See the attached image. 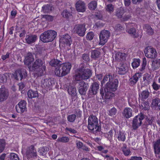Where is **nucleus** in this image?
Wrapping results in <instances>:
<instances>
[{"label":"nucleus","mask_w":160,"mask_h":160,"mask_svg":"<svg viewBox=\"0 0 160 160\" xmlns=\"http://www.w3.org/2000/svg\"><path fill=\"white\" fill-rule=\"evenodd\" d=\"M17 112L19 113H22L27 110L26 102L24 100L20 101L16 106Z\"/></svg>","instance_id":"obj_17"},{"label":"nucleus","mask_w":160,"mask_h":160,"mask_svg":"<svg viewBox=\"0 0 160 160\" xmlns=\"http://www.w3.org/2000/svg\"><path fill=\"white\" fill-rule=\"evenodd\" d=\"M110 35V33L109 31L105 30L102 31L99 35L100 42L99 44L104 45L107 42Z\"/></svg>","instance_id":"obj_10"},{"label":"nucleus","mask_w":160,"mask_h":160,"mask_svg":"<svg viewBox=\"0 0 160 160\" xmlns=\"http://www.w3.org/2000/svg\"><path fill=\"white\" fill-rule=\"evenodd\" d=\"M9 92L3 85L0 88V102H2L5 101L8 98Z\"/></svg>","instance_id":"obj_15"},{"label":"nucleus","mask_w":160,"mask_h":160,"mask_svg":"<svg viewBox=\"0 0 160 160\" xmlns=\"http://www.w3.org/2000/svg\"><path fill=\"white\" fill-rule=\"evenodd\" d=\"M28 96L29 98H32L38 97V94L37 91L29 90L28 92Z\"/></svg>","instance_id":"obj_32"},{"label":"nucleus","mask_w":160,"mask_h":160,"mask_svg":"<svg viewBox=\"0 0 160 160\" xmlns=\"http://www.w3.org/2000/svg\"><path fill=\"white\" fill-rule=\"evenodd\" d=\"M153 89L156 91L158 90L160 88V86L157 84L155 82H154L152 85Z\"/></svg>","instance_id":"obj_60"},{"label":"nucleus","mask_w":160,"mask_h":160,"mask_svg":"<svg viewBox=\"0 0 160 160\" xmlns=\"http://www.w3.org/2000/svg\"><path fill=\"white\" fill-rule=\"evenodd\" d=\"M6 144L5 141H0V153L4 150Z\"/></svg>","instance_id":"obj_52"},{"label":"nucleus","mask_w":160,"mask_h":160,"mask_svg":"<svg viewBox=\"0 0 160 160\" xmlns=\"http://www.w3.org/2000/svg\"><path fill=\"white\" fill-rule=\"evenodd\" d=\"M147 64V60L146 58H143L142 60V67L140 69V70L141 71H142L144 70L146 67V66Z\"/></svg>","instance_id":"obj_51"},{"label":"nucleus","mask_w":160,"mask_h":160,"mask_svg":"<svg viewBox=\"0 0 160 160\" xmlns=\"http://www.w3.org/2000/svg\"><path fill=\"white\" fill-rule=\"evenodd\" d=\"M57 33L54 31L48 30L42 33L40 36V40L44 42L53 41L57 36Z\"/></svg>","instance_id":"obj_5"},{"label":"nucleus","mask_w":160,"mask_h":160,"mask_svg":"<svg viewBox=\"0 0 160 160\" xmlns=\"http://www.w3.org/2000/svg\"><path fill=\"white\" fill-rule=\"evenodd\" d=\"M94 34L92 32H89L87 35L86 38L88 40H91L94 37Z\"/></svg>","instance_id":"obj_58"},{"label":"nucleus","mask_w":160,"mask_h":160,"mask_svg":"<svg viewBox=\"0 0 160 160\" xmlns=\"http://www.w3.org/2000/svg\"><path fill=\"white\" fill-rule=\"evenodd\" d=\"M132 23H126V31L127 32L130 34L134 38H138L139 35L136 32V29L133 27L131 28Z\"/></svg>","instance_id":"obj_16"},{"label":"nucleus","mask_w":160,"mask_h":160,"mask_svg":"<svg viewBox=\"0 0 160 160\" xmlns=\"http://www.w3.org/2000/svg\"><path fill=\"white\" fill-rule=\"evenodd\" d=\"M42 18H45L48 22H52L54 19V17L50 15H43L42 16Z\"/></svg>","instance_id":"obj_45"},{"label":"nucleus","mask_w":160,"mask_h":160,"mask_svg":"<svg viewBox=\"0 0 160 160\" xmlns=\"http://www.w3.org/2000/svg\"><path fill=\"white\" fill-rule=\"evenodd\" d=\"M112 131L111 130L108 133L104 134V136L108 140H111L112 137Z\"/></svg>","instance_id":"obj_54"},{"label":"nucleus","mask_w":160,"mask_h":160,"mask_svg":"<svg viewBox=\"0 0 160 160\" xmlns=\"http://www.w3.org/2000/svg\"><path fill=\"white\" fill-rule=\"evenodd\" d=\"M42 10L44 13H49L52 10V7L49 4H47L43 6Z\"/></svg>","instance_id":"obj_37"},{"label":"nucleus","mask_w":160,"mask_h":160,"mask_svg":"<svg viewBox=\"0 0 160 160\" xmlns=\"http://www.w3.org/2000/svg\"><path fill=\"white\" fill-rule=\"evenodd\" d=\"M76 8L78 12H84L86 10V6L85 3L81 1H79L76 3Z\"/></svg>","instance_id":"obj_20"},{"label":"nucleus","mask_w":160,"mask_h":160,"mask_svg":"<svg viewBox=\"0 0 160 160\" xmlns=\"http://www.w3.org/2000/svg\"><path fill=\"white\" fill-rule=\"evenodd\" d=\"M124 12L123 8H120L117 9L115 12V15L118 18L122 17V15Z\"/></svg>","instance_id":"obj_35"},{"label":"nucleus","mask_w":160,"mask_h":160,"mask_svg":"<svg viewBox=\"0 0 160 160\" xmlns=\"http://www.w3.org/2000/svg\"><path fill=\"white\" fill-rule=\"evenodd\" d=\"M34 60V54L31 52H28L24 57V64L28 66L29 69L31 68V64Z\"/></svg>","instance_id":"obj_14"},{"label":"nucleus","mask_w":160,"mask_h":160,"mask_svg":"<svg viewBox=\"0 0 160 160\" xmlns=\"http://www.w3.org/2000/svg\"><path fill=\"white\" fill-rule=\"evenodd\" d=\"M77 88L79 94L82 96L85 95L86 92L89 87L88 83L83 81H81L77 82Z\"/></svg>","instance_id":"obj_8"},{"label":"nucleus","mask_w":160,"mask_h":160,"mask_svg":"<svg viewBox=\"0 0 160 160\" xmlns=\"http://www.w3.org/2000/svg\"><path fill=\"white\" fill-rule=\"evenodd\" d=\"M140 60L139 59L134 58L132 63V66L133 68H137L140 65Z\"/></svg>","instance_id":"obj_39"},{"label":"nucleus","mask_w":160,"mask_h":160,"mask_svg":"<svg viewBox=\"0 0 160 160\" xmlns=\"http://www.w3.org/2000/svg\"><path fill=\"white\" fill-rule=\"evenodd\" d=\"M152 77L151 74L148 73H146L143 75V82L145 86L149 85L152 80Z\"/></svg>","instance_id":"obj_23"},{"label":"nucleus","mask_w":160,"mask_h":160,"mask_svg":"<svg viewBox=\"0 0 160 160\" xmlns=\"http://www.w3.org/2000/svg\"><path fill=\"white\" fill-rule=\"evenodd\" d=\"M114 30L117 32H122L124 31V28L122 25L118 24L115 26Z\"/></svg>","instance_id":"obj_42"},{"label":"nucleus","mask_w":160,"mask_h":160,"mask_svg":"<svg viewBox=\"0 0 160 160\" xmlns=\"http://www.w3.org/2000/svg\"><path fill=\"white\" fill-rule=\"evenodd\" d=\"M126 57L125 53L119 52L116 53L115 56V58L117 61H122Z\"/></svg>","instance_id":"obj_27"},{"label":"nucleus","mask_w":160,"mask_h":160,"mask_svg":"<svg viewBox=\"0 0 160 160\" xmlns=\"http://www.w3.org/2000/svg\"><path fill=\"white\" fill-rule=\"evenodd\" d=\"M82 58L83 60L86 62L89 61L90 60L89 55L88 54L84 53L83 54Z\"/></svg>","instance_id":"obj_59"},{"label":"nucleus","mask_w":160,"mask_h":160,"mask_svg":"<svg viewBox=\"0 0 160 160\" xmlns=\"http://www.w3.org/2000/svg\"><path fill=\"white\" fill-rule=\"evenodd\" d=\"M39 55L38 53H37L35 60L32 64L31 67L34 70H37L40 68H43V69H46L45 62L44 60L39 58Z\"/></svg>","instance_id":"obj_7"},{"label":"nucleus","mask_w":160,"mask_h":160,"mask_svg":"<svg viewBox=\"0 0 160 160\" xmlns=\"http://www.w3.org/2000/svg\"><path fill=\"white\" fill-rule=\"evenodd\" d=\"M71 67L72 65L70 63H62L60 66L56 68L55 74L59 77L65 76L69 73Z\"/></svg>","instance_id":"obj_3"},{"label":"nucleus","mask_w":160,"mask_h":160,"mask_svg":"<svg viewBox=\"0 0 160 160\" xmlns=\"http://www.w3.org/2000/svg\"><path fill=\"white\" fill-rule=\"evenodd\" d=\"M37 38V36L30 34L26 36L25 40L27 43L30 44L34 42Z\"/></svg>","instance_id":"obj_24"},{"label":"nucleus","mask_w":160,"mask_h":160,"mask_svg":"<svg viewBox=\"0 0 160 160\" xmlns=\"http://www.w3.org/2000/svg\"><path fill=\"white\" fill-rule=\"evenodd\" d=\"M128 68L126 64L120 63V66L118 68V73L119 75H124L128 72Z\"/></svg>","instance_id":"obj_22"},{"label":"nucleus","mask_w":160,"mask_h":160,"mask_svg":"<svg viewBox=\"0 0 160 160\" xmlns=\"http://www.w3.org/2000/svg\"><path fill=\"white\" fill-rule=\"evenodd\" d=\"M39 70L37 71L36 74L37 75L38 77H40L43 75V71H45L46 69H43V68H39Z\"/></svg>","instance_id":"obj_50"},{"label":"nucleus","mask_w":160,"mask_h":160,"mask_svg":"<svg viewBox=\"0 0 160 160\" xmlns=\"http://www.w3.org/2000/svg\"><path fill=\"white\" fill-rule=\"evenodd\" d=\"M122 151L125 156H128L131 152L130 151L129 149H128L127 146L126 145H124L122 147Z\"/></svg>","instance_id":"obj_40"},{"label":"nucleus","mask_w":160,"mask_h":160,"mask_svg":"<svg viewBox=\"0 0 160 160\" xmlns=\"http://www.w3.org/2000/svg\"><path fill=\"white\" fill-rule=\"evenodd\" d=\"M100 52L98 49L92 50L91 51V57L92 58L96 59L99 58Z\"/></svg>","instance_id":"obj_33"},{"label":"nucleus","mask_w":160,"mask_h":160,"mask_svg":"<svg viewBox=\"0 0 160 160\" xmlns=\"http://www.w3.org/2000/svg\"><path fill=\"white\" fill-rule=\"evenodd\" d=\"M86 29L85 24H78L74 26L73 30L74 33L80 37H83L85 34Z\"/></svg>","instance_id":"obj_9"},{"label":"nucleus","mask_w":160,"mask_h":160,"mask_svg":"<svg viewBox=\"0 0 160 160\" xmlns=\"http://www.w3.org/2000/svg\"><path fill=\"white\" fill-rule=\"evenodd\" d=\"M97 148L98 150L99 151H101V155L104 157H105L106 158H108L109 157V156L107 155H106L105 156L103 155V154H106L107 152H108V150L107 149L106 150H103L104 148L102 146H98L97 147Z\"/></svg>","instance_id":"obj_41"},{"label":"nucleus","mask_w":160,"mask_h":160,"mask_svg":"<svg viewBox=\"0 0 160 160\" xmlns=\"http://www.w3.org/2000/svg\"><path fill=\"white\" fill-rule=\"evenodd\" d=\"M14 78L17 80H22L27 76V71L24 69H18L13 74Z\"/></svg>","instance_id":"obj_12"},{"label":"nucleus","mask_w":160,"mask_h":160,"mask_svg":"<svg viewBox=\"0 0 160 160\" xmlns=\"http://www.w3.org/2000/svg\"><path fill=\"white\" fill-rule=\"evenodd\" d=\"M97 3L95 1L91 2L88 4V8L92 10H95L97 7Z\"/></svg>","instance_id":"obj_46"},{"label":"nucleus","mask_w":160,"mask_h":160,"mask_svg":"<svg viewBox=\"0 0 160 160\" xmlns=\"http://www.w3.org/2000/svg\"><path fill=\"white\" fill-rule=\"evenodd\" d=\"M145 56L148 58H154L157 56V53L156 50L151 47H147L144 51Z\"/></svg>","instance_id":"obj_13"},{"label":"nucleus","mask_w":160,"mask_h":160,"mask_svg":"<svg viewBox=\"0 0 160 160\" xmlns=\"http://www.w3.org/2000/svg\"><path fill=\"white\" fill-rule=\"evenodd\" d=\"M99 84L96 82L92 83L90 86L88 91V95L90 97L96 95L99 90Z\"/></svg>","instance_id":"obj_11"},{"label":"nucleus","mask_w":160,"mask_h":160,"mask_svg":"<svg viewBox=\"0 0 160 160\" xmlns=\"http://www.w3.org/2000/svg\"><path fill=\"white\" fill-rule=\"evenodd\" d=\"M118 140H125V137L124 134L120 132L118 136Z\"/></svg>","instance_id":"obj_62"},{"label":"nucleus","mask_w":160,"mask_h":160,"mask_svg":"<svg viewBox=\"0 0 160 160\" xmlns=\"http://www.w3.org/2000/svg\"><path fill=\"white\" fill-rule=\"evenodd\" d=\"M88 128L93 133L99 132L101 131V127L98 123V118L93 115H90L88 118Z\"/></svg>","instance_id":"obj_4"},{"label":"nucleus","mask_w":160,"mask_h":160,"mask_svg":"<svg viewBox=\"0 0 160 160\" xmlns=\"http://www.w3.org/2000/svg\"><path fill=\"white\" fill-rule=\"evenodd\" d=\"M141 76V75L139 73H136L132 78H130L129 80L130 84L132 86L135 85Z\"/></svg>","instance_id":"obj_26"},{"label":"nucleus","mask_w":160,"mask_h":160,"mask_svg":"<svg viewBox=\"0 0 160 160\" xmlns=\"http://www.w3.org/2000/svg\"><path fill=\"white\" fill-rule=\"evenodd\" d=\"M26 153L28 157L30 156L32 157L37 158V156L36 150L35 149L34 146L32 145L27 148Z\"/></svg>","instance_id":"obj_19"},{"label":"nucleus","mask_w":160,"mask_h":160,"mask_svg":"<svg viewBox=\"0 0 160 160\" xmlns=\"http://www.w3.org/2000/svg\"><path fill=\"white\" fill-rule=\"evenodd\" d=\"M113 91H109L108 90L104 89L105 97L107 98L112 99L114 96V93L112 92Z\"/></svg>","instance_id":"obj_38"},{"label":"nucleus","mask_w":160,"mask_h":160,"mask_svg":"<svg viewBox=\"0 0 160 160\" xmlns=\"http://www.w3.org/2000/svg\"><path fill=\"white\" fill-rule=\"evenodd\" d=\"M145 118L144 115L142 113L139 114L133 119L132 123V129L136 130L140 126L142 123V120Z\"/></svg>","instance_id":"obj_6"},{"label":"nucleus","mask_w":160,"mask_h":160,"mask_svg":"<svg viewBox=\"0 0 160 160\" xmlns=\"http://www.w3.org/2000/svg\"><path fill=\"white\" fill-rule=\"evenodd\" d=\"M159 103H160V99L158 98H156L152 100V104L153 106H158L159 107Z\"/></svg>","instance_id":"obj_47"},{"label":"nucleus","mask_w":160,"mask_h":160,"mask_svg":"<svg viewBox=\"0 0 160 160\" xmlns=\"http://www.w3.org/2000/svg\"><path fill=\"white\" fill-rule=\"evenodd\" d=\"M142 106L143 107V109L145 110H148L149 108V103L148 102H144L143 104L142 105Z\"/></svg>","instance_id":"obj_57"},{"label":"nucleus","mask_w":160,"mask_h":160,"mask_svg":"<svg viewBox=\"0 0 160 160\" xmlns=\"http://www.w3.org/2000/svg\"><path fill=\"white\" fill-rule=\"evenodd\" d=\"M117 109L116 108L113 107L109 110V115L112 116L115 115L117 112Z\"/></svg>","instance_id":"obj_56"},{"label":"nucleus","mask_w":160,"mask_h":160,"mask_svg":"<svg viewBox=\"0 0 160 160\" xmlns=\"http://www.w3.org/2000/svg\"><path fill=\"white\" fill-rule=\"evenodd\" d=\"M150 93L148 91V89H146L145 90L142 91L140 95H139V96L141 98L142 100L146 99L149 96Z\"/></svg>","instance_id":"obj_34"},{"label":"nucleus","mask_w":160,"mask_h":160,"mask_svg":"<svg viewBox=\"0 0 160 160\" xmlns=\"http://www.w3.org/2000/svg\"><path fill=\"white\" fill-rule=\"evenodd\" d=\"M123 116L127 118H128L132 116V111L129 108H126L122 112Z\"/></svg>","instance_id":"obj_25"},{"label":"nucleus","mask_w":160,"mask_h":160,"mask_svg":"<svg viewBox=\"0 0 160 160\" xmlns=\"http://www.w3.org/2000/svg\"><path fill=\"white\" fill-rule=\"evenodd\" d=\"M153 148L155 154H159L160 153V141H156L153 145Z\"/></svg>","instance_id":"obj_30"},{"label":"nucleus","mask_w":160,"mask_h":160,"mask_svg":"<svg viewBox=\"0 0 160 160\" xmlns=\"http://www.w3.org/2000/svg\"><path fill=\"white\" fill-rule=\"evenodd\" d=\"M152 66L154 70H157L160 67V59H157L152 61Z\"/></svg>","instance_id":"obj_31"},{"label":"nucleus","mask_w":160,"mask_h":160,"mask_svg":"<svg viewBox=\"0 0 160 160\" xmlns=\"http://www.w3.org/2000/svg\"><path fill=\"white\" fill-rule=\"evenodd\" d=\"M113 6L112 4H108L106 7V11L110 13L112 12L113 11Z\"/></svg>","instance_id":"obj_53"},{"label":"nucleus","mask_w":160,"mask_h":160,"mask_svg":"<svg viewBox=\"0 0 160 160\" xmlns=\"http://www.w3.org/2000/svg\"><path fill=\"white\" fill-rule=\"evenodd\" d=\"M76 91V89L72 86H69L68 90V93L70 95L77 93Z\"/></svg>","instance_id":"obj_48"},{"label":"nucleus","mask_w":160,"mask_h":160,"mask_svg":"<svg viewBox=\"0 0 160 160\" xmlns=\"http://www.w3.org/2000/svg\"><path fill=\"white\" fill-rule=\"evenodd\" d=\"M153 120L154 118L153 117H150L149 118L147 117L146 118V120L149 125H151L152 124Z\"/></svg>","instance_id":"obj_64"},{"label":"nucleus","mask_w":160,"mask_h":160,"mask_svg":"<svg viewBox=\"0 0 160 160\" xmlns=\"http://www.w3.org/2000/svg\"><path fill=\"white\" fill-rule=\"evenodd\" d=\"M42 83L45 88H48L54 85L55 81L53 78H46L42 81Z\"/></svg>","instance_id":"obj_21"},{"label":"nucleus","mask_w":160,"mask_h":160,"mask_svg":"<svg viewBox=\"0 0 160 160\" xmlns=\"http://www.w3.org/2000/svg\"><path fill=\"white\" fill-rule=\"evenodd\" d=\"M62 64V62L57 59H53L49 62L50 65L52 67H58Z\"/></svg>","instance_id":"obj_29"},{"label":"nucleus","mask_w":160,"mask_h":160,"mask_svg":"<svg viewBox=\"0 0 160 160\" xmlns=\"http://www.w3.org/2000/svg\"><path fill=\"white\" fill-rule=\"evenodd\" d=\"M76 116L74 114L69 115L67 117L68 120L70 122H73L75 120Z\"/></svg>","instance_id":"obj_49"},{"label":"nucleus","mask_w":160,"mask_h":160,"mask_svg":"<svg viewBox=\"0 0 160 160\" xmlns=\"http://www.w3.org/2000/svg\"><path fill=\"white\" fill-rule=\"evenodd\" d=\"M143 28L146 31L147 33L149 35H152L154 33L153 29L150 25L148 24H144Z\"/></svg>","instance_id":"obj_28"},{"label":"nucleus","mask_w":160,"mask_h":160,"mask_svg":"<svg viewBox=\"0 0 160 160\" xmlns=\"http://www.w3.org/2000/svg\"><path fill=\"white\" fill-rule=\"evenodd\" d=\"M142 158L141 157L132 156L128 160H142Z\"/></svg>","instance_id":"obj_63"},{"label":"nucleus","mask_w":160,"mask_h":160,"mask_svg":"<svg viewBox=\"0 0 160 160\" xmlns=\"http://www.w3.org/2000/svg\"><path fill=\"white\" fill-rule=\"evenodd\" d=\"M107 98L106 97H104V98H102L103 99V101H101V102H102V103L103 104V105L105 104H108L110 103V101H111V99L110 98Z\"/></svg>","instance_id":"obj_61"},{"label":"nucleus","mask_w":160,"mask_h":160,"mask_svg":"<svg viewBox=\"0 0 160 160\" xmlns=\"http://www.w3.org/2000/svg\"><path fill=\"white\" fill-rule=\"evenodd\" d=\"M60 42L68 46H70L72 42L71 37L68 34H65L61 37L60 39Z\"/></svg>","instance_id":"obj_18"},{"label":"nucleus","mask_w":160,"mask_h":160,"mask_svg":"<svg viewBox=\"0 0 160 160\" xmlns=\"http://www.w3.org/2000/svg\"><path fill=\"white\" fill-rule=\"evenodd\" d=\"M61 14L63 17L68 18L69 17L72 15V13L69 10L66 9L63 11Z\"/></svg>","instance_id":"obj_44"},{"label":"nucleus","mask_w":160,"mask_h":160,"mask_svg":"<svg viewBox=\"0 0 160 160\" xmlns=\"http://www.w3.org/2000/svg\"><path fill=\"white\" fill-rule=\"evenodd\" d=\"M9 74L8 73H5L0 75V83H3L7 81L8 77L9 76Z\"/></svg>","instance_id":"obj_36"},{"label":"nucleus","mask_w":160,"mask_h":160,"mask_svg":"<svg viewBox=\"0 0 160 160\" xmlns=\"http://www.w3.org/2000/svg\"><path fill=\"white\" fill-rule=\"evenodd\" d=\"M48 148L47 147H43L40 148L38 150V152L42 155H45L48 151Z\"/></svg>","instance_id":"obj_43"},{"label":"nucleus","mask_w":160,"mask_h":160,"mask_svg":"<svg viewBox=\"0 0 160 160\" xmlns=\"http://www.w3.org/2000/svg\"><path fill=\"white\" fill-rule=\"evenodd\" d=\"M92 70L82 65L77 69V72L74 75L75 80L80 81L82 80H87L89 79L92 76Z\"/></svg>","instance_id":"obj_2"},{"label":"nucleus","mask_w":160,"mask_h":160,"mask_svg":"<svg viewBox=\"0 0 160 160\" xmlns=\"http://www.w3.org/2000/svg\"><path fill=\"white\" fill-rule=\"evenodd\" d=\"M114 75L112 76L111 74H106L104 76L101 83L102 86L106 83L105 89L113 92L117 90L118 81L117 79H114Z\"/></svg>","instance_id":"obj_1"},{"label":"nucleus","mask_w":160,"mask_h":160,"mask_svg":"<svg viewBox=\"0 0 160 160\" xmlns=\"http://www.w3.org/2000/svg\"><path fill=\"white\" fill-rule=\"evenodd\" d=\"M10 158L11 160H19L18 155L14 153H11L10 154Z\"/></svg>","instance_id":"obj_55"}]
</instances>
